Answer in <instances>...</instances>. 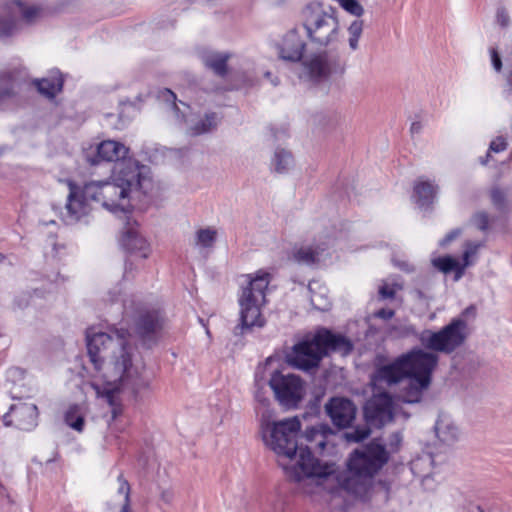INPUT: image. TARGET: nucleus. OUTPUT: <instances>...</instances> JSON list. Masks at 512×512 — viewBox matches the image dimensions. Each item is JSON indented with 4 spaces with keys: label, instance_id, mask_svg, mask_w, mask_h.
Here are the masks:
<instances>
[{
    "label": "nucleus",
    "instance_id": "nucleus-26",
    "mask_svg": "<svg viewBox=\"0 0 512 512\" xmlns=\"http://www.w3.org/2000/svg\"><path fill=\"white\" fill-rule=\"evenodd\" d=\"M219 121L220 117L217 113H206L203 118L198 119L196 122H190L189 132L195 136L209 133L217 127Z\"/></svg>",
    "mask_w": 512,
    "mask_h": 512
},
{
    "label": "nucleus",
    "instance_id": "nucleus-38",
    "mask_svg": "<svg viewBox=\"0 0 512 512\" xmlns=\"http://www.w3.org/2000/svg\"><path fill=\"white\" fill-rule=\"evenodd\" d=\"M401 288L402 287L399 284H393L390 286L385 283L379 288V294L383 299H391L395 296L396 291Z\"/></svg>",
    "mask_w": 512,
    "mask_h": 512
},
{
    "label": "nucleus",
    "instance_id": "nucleus-20",
    "mask_svg": "<svg viewBox=\"0 0 512 512\" xmlns=\"http://www.w3.org/2000/svg\"><path fill=\"white\" fill-rule=\"evenodd\" d=\"M163 326V319L159 311L149 310L142 312L136 321V330L141 339L150 345L155 342Z\"/></svg>",
    "mask_w": 512,
    "mask_h": 512
},
{
    "label": "nucleus",
    "instance_id": "nucleus-29",
    "mask_svg": "<svg viewBox=\"0 0 512 512\" xmlns=\"http://www.w3.org/2000/svg\"><path fill=\"white\" fill-rule=\"evenodd\" d=\"M271 165L275 172L286 173L293 165V157L289 151L277 148L274 152Z\"/></svg>",
    "mask_w": 512,
    "mask_h": 512
},
{
    "label": "nucleus",
    "instance_id": "nucleus-55",
    "mask_svg": "<svg viewBox=\"0 0 512 512\" xmlns=\"http://www.w3.org/2000/svg\"><path fill=\"white\" fill-rule=\"evenodd\" d=\"M4 257L0 254V261L3 259Z\"/></svg>",
    "mask_w": 512,
    "mask_h": 512
},
{
    "label": "nucleus",
    "instance_id": "nucleus-49",
    "mask_svg": "<svg viewBox=\"0 0 512 512\" xmlns=\"http://www.w3.org/2000/svg\"><path fill=\"white\" fill-rule=\"evenodd\" d=\"M376 316L381 319L387 320L394 316V311L391 309H381L376 312Z\"/></svg>",
    "mask_w": 512,
    "mask_h": 512
},
{
    "label": "nucleus",
    "instance_id": "nucleus-25",
    "mask_svg": "<svg viewBox=\"0 0 512 512\" xmlns=\"http://www.w3.org/2000/svg\"><path fill=\"white\" fill-rule=\"evenodd\" d=\"M39 93L42 95L53 98L62 90L63 78L58 70L52 71L46 78L37 79L34 81Z\"/></svg>",
    "mask_w": 512,
    "mask_h": 512
},
{
    "label": "nucleus",
    "instance_id": "nucleus-21",
    "mask_svg": "<svg viewBox=\"0 0 512 512\" xmlns=\"http://www.w3.org/2000/svg\"><path fill=\"white\" fill-rule=\"evenodd\" d=\"M436 437L446 445H453L461 436V431L449 414L440 413L434 426Z\"/></svg>",
    "mask_w": 512,
    "mask_h": 512
},
{
    "label": "nucleus",
    "instance_id": "nucleus-44",
    "mask_svg": "<svg viewBox=\"0 0 512 512\" xmlns=\"http://www.w3.org/2000/svg\"><path fill=\"white\" fill-rule=\"evenodd\" d=\"M461 234V229L456 228L450 231L443 239L439 241V245L445 247L454 239H456Z\"/></svg>",
    "mask_w": 512,
    "mask_h": 512
},
{
    "label": "nucleus",
    "instance_id": "nucleus-11",
    "mask_svg": "<svg viewBox=\"0 0 512 512\" xmlns=\"http://www.w3.org/2000/svg\"><path fill=\"white\" fill-rule=\"evenodd\" d=\"M5 16H0V36L12 34L20 23L31 24L40 18L42 9L22 0H14L4 8Z\"/></svg>",
    "mask_w": 512,
    "mask_h": 512
},
{
    "label": "nucleus",
    "instance_id": "nucleus-10",
    "mask_svg": "<svg viewBox=\"0 0 512 512\" xmlns=\"http://www.w3.org/2000/svg\"><path fill=\"white\" fill-rule=\"evenodd\" d=\"M276 400L286 408L297 406L304 394L303 382L294 374H283L275 371L269 380Z\"/></svg>",
    "mask_w": 512,
    "mask_h": 512
},
{
    "label": "nucleus",
    "instance_id": "nucleus-50",
    "mask_svg": "<svg viewBox=\"0 0 512 512\" xmlns=\"http://www.w3.org/2000/svg\"><path fill=\"white\" fill-rule=\"evenodd\" d=\"M422 129V125L420 122H413L411 124L410 130L412 133H419Z\"/></svg>",
    "mask_w": 512,
    "mask_h": 512
},
{
    "label": "nucleus",
    "instance_id": "nucleus-53",
    "mask_svg": "<svg viewBox=\"0 0 512 512\" xmlns=\"http://www.w3.org/2000/svg\"><path fill=\"white\" fill-rule=\"evenodd\" d=\"M255 82V78H249L246 85L252 86Z\"/></svg>",
    "mask_w": 512,
    "mask_h": 512
},
{
    "label": "nucleus",
    "instance_id": "nucleus-51",
    "mask_svg": "<svg viewBox=\"0 0 512 512\" xmlns=\"http://www.w3.org/2000/svg\"><path fill=\"white\" fill-rule=\"evenodd\" d=\"M264 76H265L266 78H269V79H270V81H271V83H272L274 86H276V85L278 84V78H277V77L272 78V77H271V73H270V72H265V73H264Z\"/></svg>",
    "mask_w": 512,
    "mask_h": 512
},
{
    "label": "nucleus",
    "instance_id": "nucleus-35",
    "mask_svg": "<svg viewBox=\"0 0 512 512\" xmlns=\"http://www.w3.org/2000/svg\"><path fill=\"white\" fill-rule=\"evenodd\" d=\"M118 494L123 496V506L120 510V512H131L129 509V503H130V485L129 483L123 478L122 475L118 476Z\"/></svg>",
    "mask_w": 512,
    "mask_h": 512
},
{
    "label": "nucleus",
    "instance_id": "nucleus-54",
    "mask_svg": "<svg viewBox=\"0 0 512 512\" xmlns=\"http://www.w3.org/2000/svg\"><path fill=\"white\" fill-rule=\"evenodd\" d=\"M181 152H183L184 154H186V153L188 152V149H186V148H185V149L181 150Z\"/></svg>",
    "mask_w": 512,
    "mask_h": 512
},
{
    "label": "nucleus",
    "instance_id": "nucleus-32",
    "mask_svg": "<svg viewBox=\"0 0 512 512\" xmlns=\"http://www.w3.org/2000/svg\"><path fill=\"white\" fill-rule=\"evenodd\" d=\"M217 238V230L211 227L199 229L195 234V245L200 248H212Z\"/></svg>",
    "mask_w": 512,
    "mask_h": 512
},
{
    "label": "nucleus",
    "instance_id": "nucleus-12",
    "mask_svg": "<svg viewBox=\"0 0 512 512\" xmlns=\"http://www.w3.org/2000/svg\"><path fill=\"white\" fill-rule=\"evenodd\" d=\"M364 415L369 425L380 428L395 416L394 403L388 393L373 395L364 406Z\"/></svg>",
    "mask_w": 512,
    "mask_h": 512
},
{
    "label": "nucleus",
    "instance_id": "nucleus-1",
    "mask_svg": "<svg viewBox=\"0 0 512 512\" xmlns=\"http://www.w3.org/2000/svg\"><path fill=\"white\" fill-rule=\"evenodd\" d=\"M301 421L298 417L270 420L262 415L260 433L264 445L273 451L286 476L301 485L305 493L321 490L330 494H350L364 498L372 485L373 477L388 462L389 452L377 441L354 450L347 469L340 471L334 463H321L311 450L325 453L334 433L327 425L307 428L304 436L309 446L298 444Z\"/></svg>",
    "mask_w": 512,
    "mask_h": 512
},
{
    "label": "nucleus",
    "instance_id": "nucleus-3",
    "mask_svg": "<svg viewBox=\"0 0 512 512\" xmlns=\"http://www.w3.org/2000/svg\"><path fill=\"white\" fill-rule=\"evenodd\" d=\"M154 189L151 169L136 160L120 162L113 168L112 181H90L83 187V194L100 203L106 210L117 214L127 213L132 201L141 200Z\"/></svg>",
    "mask_w": 512,
    "mask_h": 512
},
{
    "label": "nucleus",
    "instance_id": "nucleus-46",
    "mask_svg": "<svg viewBox=\"0 0 512 512\" xmlns=\"http://www.w3.org/2000/svg\"><path fill=\"white\" fill-rule=\"evenodd\" d=\"M160 499L165 504L172 503L174 499V492L171 488H163L160 492Z\"/></svg>",
    "mask_w": 512,
    "mask_h": 512
},
{
    "label": "nucleus",
    "instance_id": "nucleus-15",
    "mask_svg": "<svg viewBox=\"0 0 512 512\" xmlns=\"http://www.w3.org/2000/svg\"><path fill=\"white\" fill-rule=\"evenodd\" d=\"M37 406L32 403L19 402L10 406L3 416L5 426H15L17 429L29 431L37 425Z\"/></svg>",
    "mask_w": 512,
    "mask_h": 512
},
{
    "label": "nucleus",
    "instance_id": "nucleus-28",
    "mask_svg": "<svg viewBox=\"0 0 512 512\" xmlns=\"http://www.w3.org/2000/svg\"><path fill=\"white\" fill-rule=\"evenodd\" d=\"M309 291L311 293L310 301L315 309L327 311L330 308L331 303L325 286L313 281L309 283Z\"/></svg>",
    "mask_w": 512,
    "mask_h": 512
},
{
    "label": "nucleus",
    "instance_id": "nucleus-33",
    "mask_svg": "<svg viewBox=\"0 0 512 512\" xmlns=\"http://www.w3.org/2000/svg\"><path fill=\"white\" fill-rule=\"evenodd\" d=\"M363 21L354 20L348 27V44L352 51H356L359 47V39L363 33Z\"/></svg>",
    "mask_w": 512,
    "mask_h": 512
},
{
    "label": "nucleus",
    "instance_id": "nucleus-39",
    "mask_svg": "<svg viewBox=\"0 0 512 512\" xmlns=\"http://www.w3.org/2000/svg\"><path fill=\"white\" fill-rule=\"evenodd\" d=\"M505 198H506V196H505L504 191H502L499 188L492 189V191H491V201H492V203L496 207L502 208L504 206V203H505Z\"/></svg>",
    "mask_w": 512,
    "mask_h": 512
},
{
    "label": "nucleus",
    "instance_id": "nucleus-4",
    "mask_svg": "<svg viewBox=\"0 0 512 512\" xmlns=\"http://www.w3.org/2000/svg\"><path fill=\"white\" fill-rule=\"evenodd\" d=\"M244 278L238 296L240 323L235 327L236 335L244 334L253 327L265 325L262 309L266 304V291L271 275L259 270L245 275Z\"/></svg>",
    "mask_w": 512,
    "mask_h": 512
},
{
    "label": "nucleus",
    "instance_id": "nucleus-8",
    "mask_svg": "<svg viewBox=\"0 0 512 512\" xmlns=\"http://www.w3.org/2000/svg\"><path fill=\"white\" fill-rule=\"evenodd\" d=\"M475 306L467 307L461 317L453 319L448 325L437 332L424 330L420 335L422 345L434 352L452 353L459 348L468 336L467 322L464 318H474Z\"/></svg>",
    "mask_w": 512,
    "mask_h": 512
},
{
    "label": "nucleus",
    "instance_id": "nucleus-23",
    "mask_svg": "<svg viewBox=\"0 0 512 512\" xmlns=\"http://www.w3.org/2000/svg\"><path fill=\"white\" fill-rule=\"evenodd\" d=\"M201 60L203 64L211 69L215 74L223 76L227 71V61L230 55L225 52H217L213 50H204L201 52Z\"/></svg>",
    "mask_w": 512,
    "mask_h": 512
},
{
    "label": "nucleus",
    "instance_id": "nucleus-31",
    "mask_svg": "<svg viewBox=\"0 0 512 512\" xmlns=\"http://www.w3.org/2000/svg\"><path fill=\"white\" fill-rule=\"evenodd\" d=\"M15 96V82L11 73H0V103L5 102Z\"/></svg>",
    "mask_w": 512,
    "mask_h": 512
},
{
    "label": "nucleus",
    "instance_id": "nucleus-16",
    "mask_svg": "<svg viewBox=\"0 0 512 512\" xmlns=\"http://www.w3.org/2000/svg\"><path fill=\"white\" fill-rule=\"evenodd\" d=\"M69 194L65 205L63 220L66 224H74L90 211L89 201L83 194V188L80 189L73 182L68 181Z\"/></svg>",
    "mask_w": 512,
    "mask_h": 512
},
{
    "label": "nucleus",
    "instance_id": "nucleus-5",
    "mask_svg": "<svg viewBox=\"0 0 512 512\" xmlns=\"http://www.w3.org/2000/svg\"><path fill=\"white\" fill-rule=\"evenodd\" d=\"M352 348V344L344 336L321 329L317 331L312 340L295 345L290 362L298 369L309 371L318 367L328 351L338 352L345 356L352 351Z\"/></svg>",
    "mask_w": 512,
    "mask_h": 512
},
{
    "label": "nucleus",
    "instance_id": "nucleus-24",
    "mask_svg": "<svg viewBox=\"0 0 512 512\" xmlns=\"http://www.w3.org/2000/svg\"><path fill=\"white\" fill-rule=\"evenodd\" d=\"M438 187L433 182L419 179L414 185V199L419 207H428L433 203Z\"/></svg>",
    "mask_w": 512,
    "mask_h": 512
},
{
    "label": "nucleus",
    "instance_id": "nucleus-27",
    "mask_svg": "<svg viewBox=\"0 0 512 512\" xmlns=\"http://www.w3.org/2000/svg\"><path fill=\"white\" fill-rule=\"evenodd\" d=\"M432 265L444 274L454 272V280L458 281L464 274V267L462 264L451 256H443L432 259Z\"/></svg>",
    "mask_w": 512,
    "mask_h": 512
},
{
    "label": "nucleus",
    "instance_id": "nucleus-48",
    "mask_svg": "<svg viewBox=\"0 0 512 512\" xmlns=\"http://www.w3.org/2000/svg\"><path fill=\"white\" fill-rule=\"evenodd\" d=\"M394 261V264L395 266H397L399 269L405 271V272H412L414 269H413V266L410 265L407 261L405 260H393Z\"/></svg>",
    "mask_w": 512,
    "mask_h": 512
},
{
    "label": "nucleus",
    "instance_id": "nucleus-40",
    "mask_svg": "<svg viewBox=\"0 0 512 512\" xmlns=\"http://www.w3.org/2000/svg\"><path fill=\"white\" fill-rule=\"evenodd\" d=\"M473 222L478 229L486 230L489 224V217L485 212H479L474 215Z\"/></svg>",
    "mask_w": 512,
    "mask_h": 512
},
{
    "label": "nucleus",
    "instance_id": "nucleus-34",
    "mask_svg": "<svg viewBox=\"0 0 512 512\" xmlns=\"http://www.w3.org/2000/svg\"><path fill=\"white\" fill-rule=\"evenodd\" d=\"M482 246H483L482 242H474V241H469L465 244V249H464L463 257H462L463 263H461L462 266L464 267V269L473 264L474 258L476 257L478 250Z\"/></svg>",
    "mask_w": 512,
    "mask_h": 512
},
{
    "label": "nucleus",
    "instance_id": "nucleus-42",
    "mask_svg": "<svg viewBox=\"0 0 512 512\" xmlns=\"http://www.w3.org/2000/svg\"><path fill=\"white\" fill-rule=\"evenodd\" d=\"M402 434L400 432L393 433L390 436L388 446L391 452H395L399 449L401 442H402Z\"/></svg>",
    "mask_w": 512,
    "mask_h": 512
},
{
    "label": "nucleus",
    "instance_id": "nucleus-2",
    "mask_svg": "<svg viewBox=\"0 0 512 512\" xmlns=\"http://www.w3.org/2000/svg\"><path fill=\"white\" fill-rule=\"evenodd\" d=\"M86 341L95 369L91 387L97 397L114 407L120 394L127 392L137 397L150 388L145 365L131 345L127 330L117 329L109 334L91 328L86 332Z\"/></svg>",
    "mask_w": 512,
    "mask_h": 512
},
{
    "label": "nucleus",
    "instance_id": "nucleus-45",
    "mask_svg": "<svg viewBox=\"0 0 512 512\" xmlns=\"http://www.w3.org/2000/svg\"><path fill=\"white\" fill-rule=\"evenodd\" d=\"M490 54H491V62H492L493 68L495 69V71L500 72L502 69V61H501L500 55L498 54L497 50L494 48H492L490 50Z\"/></svg>",
    "mask_w": 512,
    "mask_h": 512
},
{
    "label": "nucleus",
    "instance_id": "nucleus-14",
    "mask_svg": "<svg viewBox=\"0 0 512 512\" xmlns=\"http://www.w3.org/2000/svg\"><path fill=\"white\" fill-rule=\"evenodd\" d=\"M404 379L409 380L403 354L393 361L377 366L373 372L371 381L376 387L392 386Z\"/></svg>",
    "mask_w": 512,
    "mask_h": 512
},
{
    "label": "nucleus",
    "instance_id": "nucleus-19",
    "mask_svg": "<svg viewBox=\"0 0 512 512\" xmlns=\"http://www.w3.org/2000/svg\"><path fill=\"white\" fill-rule=\"evenodd\" d=\"M331 255V241H320L302 245L293 251V259L299 264L314 265L324 263Z\"/></svg>",
    "mask_w": 512,
    "mask_h": 512
},
{
    "label": "nucleus",
    "instance_id": "nucleus-9",
    "mask_svg": "<svg viewBox=\"0 0 512 512\" xmlns=\"http://www.w3.org/2000/svg\"><path fill=\"white\" fill-rule=\"evenodd\" d=\"M302 66L305 75L314 82L328 80L345 72V63L334 50L312 54L302 62Z\"/></svg>",
    "mask_w": 512,
    "mask_h": 512
},
{
    "label": "nucleus",
    "instance_id": "nucleus-43",
    "mask_svg": "<svg viewBox=\"0 0 512 512\" xmlns=\"http://www.w3.org/2000/svg\"><path fill=\"white\" fill-rule=\"evenodd\" d=\"M496 21L501 27H507L510 22V17L507 11L503 8L497 10Z\"/></svg>",
    "mask_w": 512,
    "mask_h": 512
},
{
    "label": "nucleus",
    "instance_id": "nucleus-47",
    "mask_svg": "<svg viewBox=\"0 0 512 512\" xmlns=\"http://www.w3.org/2000/svg\"><path fill=\"white\" fill-rule=\"evenodd\" d=\"M256 401L262 406L266 407L269 404V399L266 397L265 392L258 388L255 392Z\"/></svg>",
    "mask_w": 512,
    "mask_h": 512
},
{
    "label": "nucleus",
    "instance_id": "nucleus-37",
    "mask_svg": "<svg viewBox=\"0 0 512 512\" xmlns=\"http://www.w3.org/2000/svg\"><path fill=\"white\" fill-rule=\"evenodd\" d=\"M369 434L370 430L368 428H357L351 432H347L345 437L349 442H360L366 439Z\"/></svg>",
    "mask_w": 512,
    "mask_h": 512
},
{
    "label": "nucleus",
    "instance_id": "nucleus-36",
    "mask_svg": "<svg viewBox=\"0 0 512 512\" xmlns=\"http://www.w3.org/2000/svg\"><path fill=\"white\" fill-rule=\"evenodd\" d=\"M159 97L169 104L170 108L175 113V116L177 119L185 120L184 114L180 115V110L175 102L176 95L174 94L173 91H171L170 89H164V90L160 91Z\"/></svg>",
    "mask_w": 512,
    "mask_h": 512
},
{
    "label": "nucleus",
    "instance_id": "nucleus-6",
    "mask_svg": "<svg viewBox=\"0 0 512 512\" xmlns=\"http://www.w3.org/2000/svg\"><path fill=\"white\" fill-rule=\"evenodd\" d=\"M403 358L409 381L398 395V399L408 404L419 403L423 393L431 384L432 373L438 364L439 357L434 352L416 348L404 353Z\"/></svg>",
    "mask_w": 512,
    "mask_h": 512
},
{
    "label": "nucleus",
    "instance_id": "nucleus-13",
    "mask_svg": "<svg viewBox=\"0 0 512 512\" xmlns=\"http://www.w3.org/2000/svg\"><path fill=\"white\" fill-rule=\"evenodd\" d=\"M129 149L121 142L114 140H104L100 142L94 151L86 153V160L91 165H96L101 161L115 162L116 167L120 162L133 160L127 157Z\"/></svg>",
    "mask_w": 512,
    "mask_h": 512
},
{
    "label": "nucleus",
    "instance_id": "nucleus-17",
    "mask_svg": "<svg viewBox=\"0 0 512 512\" xmlns=\"http://www.w3.org/2000/svg\"><path fill=\"white\" fill-rule=\"evenodd\" d=\"M306 49V40L300 29L295 27L289 30L278 44L279 57L284 61L299 62L303 59Z\"/></svg>",
    "mask_w": 512,
    "mask_h": 512
},
{
    "label": "nucleus",
    "instance_id": "nucleus-22",
    "mask_svg": "<svg viewBox=\"0 0 512 512\" xmlns=\"http://www.w3.org/2000/svg\"><path fill=\"white\" fill-rule=\"evenodd\" d=\"M121 245L129 253L139 256L140 258H147L150 254V245L147 240L140 234L138 229L128 227L123 232L121 238Z\"/></svg>",
    "mask_w": 512,
    "mask_h": 512
},
{
    "label": "nucleus",
    "instance_id": "nucleus-41",
    "mask_svg": "<svg viewBox=\"0 0 512 512\" xmlns=\"http://www.w3.org/2000/svg\"><path fill=\"white\" fill-rule=\"evenodd\" d=\"M507 148V142L503 137H497L490 143L489 150L493 152H502Z\"/></svg>",
    "mask_w": 512,
    "mask_h": 512
},
{
    "label": "nucleus",
    "instance_id": "nucleus-30",
    "mask_svg": "<svg viewBox=\"0 0 512 512\" xmlns=\"http://www.w3.org/2000/svg\"><path fill=\"white\" fill-rule=\"evenodd\" d=\"M65 422L72 429L82 432L84 428V416L78 405L70 406L65 413Z\"/></svg>",
    "mask_w": 512,
    "mask_h": 512
},
{
    "label": "nucleus",
    "instance_id": "nucleus-7",
    "mask_svg": "<svg viewBox=\"0 0 512 512\" xmlns=\"http://www.w3.org/2000/svg\"><path fill=\"white\" fill-rule=\"evenodd\" d=\"M301 26L309 41L328 47L339 40L340 25L335 9L319 2L307 4L301 12Z\"/></svg>",
    "mask_w": 512,
    "mask_h": 512
},
{
    "label": "nucleus",
    "instance_id": "nucleus-52",
    "mask_svg": "<svg viewBox=\"0 0 512 512\" xmlns=\"http://www.w3.org/2000/svg\"><path fill=\"white\" fill-rule=\"evenodd\" d=\"M405 329H406V333L407 334H414L415 333V329L412 326H408Z\"/></svg>",
    "mask_w": 512,
    "mask_h": 512
},
{
    "label": "nucleus",
    "instance_id": "nucleus-18",
    "mask_svg": "<svg viewBox=\"0 0 512 512\" xmlns=\"http://www.w3.org/2000/svg\"><path fill=\"white\" fill-rule=\"evenodd\" d=\"M325 410L332 423L339 428L350 426L356 416V406L344 397L331 398L326 403Z\"/></svg>",
    "mask_w": 512,
    "mask_h": 512
}]
</instances>
